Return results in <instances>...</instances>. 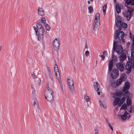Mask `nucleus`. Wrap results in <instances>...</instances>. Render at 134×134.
<instances>
[{
  "mask_svg": "<svg viewBox=\"0 0 134 134\" xmlns=\"http://www.w3.org/2000/svg\"><path fill=\"white\" fill-rule=\"evenodd\" d=\"M131 55H132V54H133V53H134V49L133 48V49H131Z\"/></svg>",
  "mask_w": 134,
  "mask_h": 134,
  "instance_id": "5fc2aeb1",
  "label": "nucleus"
},
{
  "mask_svg": "<svg viewBox=\"0 0 134 134\" xmlns=\"http://www.w3.org/2000/svg\"><path fill=\"white\" fill-rule=\"evenodd\" d=\"M88 9L90 13H91L93 11V8L91 6H89L88 7Z\"/></svg>",
  "mask_w": 134,
  "mask_h": 134,
  "instance_id": "e433bc0d",
  "label": "nucleus"
},
{
  "mask_svg": "<svg viewBox=\"0 0 134 134\" xmlns=\"http://www.w3.org/2000/svg\"><path fill=\"white\" fill-rule=\"evenodd\" d=\"M100 15L99 13H96L95 15V20L94 21L98 22L99 21L100 22Z\"/></svg>",
  "mask_w": 134,
  "mask_h": 134,
  "instance_id": "393cba45",
  "label": "nucleus"
},
{
  "mask_svg": "<svg viewBox=\"0 0 134 134\" xmlns=\"http://www.w3.org/2000/svg\"><path fill=\"white\" fill-rule=\"evenodd\" d=\"M31 76L32 77L34 78H37V76H36L34 75V74H32Z\"/></svg>",
  "mask_w": 134,
  "mask_h": 134,
  "instance_id": "864d4df0",
  "label": "nucleus"
},
{
  "mask_svg": "<svg viewBox=\"0 0 134 134\" xmlns=\"http://www.w3.org/2000/svg\"><path fill=\"white\" fill-rule=\"evenodd\" d=\"M107 7V5H104L103 7V12L104 14L105 13V10Z\"/></svg>",
  "mask_w": 134,
  "mask_h": 134,
  "instance_id": "f704fd0d",
  "label": "nucleus"
},
{
  "mask_svg": "<svg viewBox=\"0 0 134 134\" xmlns=\"http://www.w3.org/2000/svg\"><path fill=\"white\" fill-rule=\"evenodd\" d=\"M126 52H122L121 53L119 54V57L120 61H123L126 58Z\"/></svg>",
  "mask_w": 134,
  "mask_h": 134,
  "instance_id": "4468645a",
  "label": "nucleus"
},
{
  "mask_svg": "<svg viewBox=\"0 0 134 134\" xmlns=\"http://www.w3.org/2000/svg\"><path fill=\"white\" fill-rule=\"evenodd\" d=\"M126 76V75L125 74H123L120 77V79L122 80V81L124 80L125 79V77Z\"/></svg>",
  "mask_w": 134,
  "mask_h": 134,
  "instance_id": "72a5a7b5",
  "label": "nucleus"
},
{
  "mask_svg": "<svg viewBox=\"0 0 134 134\" xmlns=\"http://www.w3.org/2000/svg\"><path fill=\"white\" fill-rule=\"evenodd\" d=\"M129 88L124 86L123 88L122 91L124 93V95L126 97H129Z\"/></svg>",
  "mask_w": 134,
  "mask_h": 134,
  "instance_id": "6ab92c4d",
  "label": "nucleus"
},
{
  "mask_svg": "<svg viewBox=\"0 0 134 134\" xmlns=\"http://www.w3.org/2000/svg\"><path fill=\"white\" fill-rule=\"evenodd\" d=\"M89 54H90V53H89V52L88 51H86V52H85V54L86 56H87V57L89 55Z\"/></svg>",
  "mask_w": 134,
  "mask_h": 134,
  "instance_id": "49530a36",
  "label": "nucleus"
},
{
  "mask_svg": "<svg viewBox=\"0 0 134 134\" xmlns=\"http://www.w3.org/2000/svg\"><path fill=\"white\" fill-rule=\"evenodd\" d=\"M127 10V11H125L123 13L124 16L127 18V20L129 21L130 20L131 17L132 15V12L133 11V9L131 8H129Z\"/></svg>",
  "mask_w": 134,
  "mask_h": 134,
  "instance_id": "39448f33",
  "label": "nucleus"
},
{
  "mask_svg": "<svg viewBox=\"0 0 134 134\" xmlns=\"http://www.w3.org/2000/svg\"><path fill=\"white\" fill-rule=\"evenodd\" d=\"M122 81V80L120 79H118L116 82V85L117 86H119L121 84Z\"/></svg>",
  "mask_w": 134,
  "mask_h": 134,
  "instance_id": "7c9ffc66",
  "label": "nucleus"
},
{
  "mask_svg": "<svg viewBox=\"0 0 134 134\" xmlns=\"http://www.w3.org/2000/svg\"><path fill=\"white\" fill-rule=\"evenodd\" d=\"M122 104V103H121L120 102L118 104V105L120 107V106H121Z\"/></svg>",
  "mask_w": 134,
  "mask_h": 134,
  "instance_id": "4d7b16f0",
  "label": "nucleus"
},
{
  "mask_svg": "<svg viewBox=\"0 0 134 134\" xmlns=\"http://www.w3.org/2000/svg\"><path fill=\"white\" fill-rule=\"evenodd\" d=\"M127 105L125 104V103H124L121 106L120 108V109H124V110H126L127 109Z\"/></svg>",
  "mask_w": 134,
  "mask_h": 134,
  "instance_id": "c756f323",
  "label": "nucleus"
},
{
  "mask_svg": "<svg viewBox=\"0 0 134 134\" xmlns=\"http://www.w3.org/2000/svg\"><path fill=\"white\" fill-rule=\"evenodd\" d=\"M95 131L96 132L95 134H99V133L98 130L97 129H95Z\"/></svg>",
  "mask_w": 134,
  "mask_h": 134,
  "instance_id": "3c124183",
  "label": "nucleus"
},
{
  "mask_svg": "<svg viewBox=\"0 0 134 134\" xmlns=\"http://www.w3.org/2000/svg\"><path fill=\"white\" fill-rule=\"evenodd\" d=\"M48 73L46 74V78L47 82V86H49V84L51 85L53 83V76L51 74V71L49 68L47 66Z\"/></svg>",
  "mask_w": 134,
  "mask_h": 134,
  "instance_id": "7ed1b4c3",
  "label": "nucleus"
},
{
  "mask_svg": "<svg viewBox=\"0 0 134 134\" xmlns=\"http://www.w3.org/2000/svg\"><path fill=\"white\" fill-rule=\"evenodd\" d=\"M41 80L40 79H39V80L38 81V82L37 83V85L38 86H40V85L41 84Z\"/></svg>",
  "mask_w": 134,
  "mask_h": 134,
  "instance_id": "09e8293b",
  "label": "nucleus"
},
{
  "mask_svg": "<svg viewBox=\"0 0 134 134\" xmlns=\"http://www.w3.org/2000/svg\"><path fill=\"white\" fill-rule=\"evenodd\" d=\"M41 22L43 23H45L46 22V20L44 17H42L41 19Z\"/></svg>",
  "mask_w": 134,
  "mask_h": 134,
  "instance_id": "ea45409f",
  "label": "nucleus"
},
{
  "mask_svg": "<svg viewBox=\"0 0 134 134\" xmlns=\"http://www.w3.org/2000/svg\"><path fill=\"white\" fill-rule=\"evenodd\" d=\"M87 48H88V46H87V43H86V44H85V48L86 49H87Z\"/></svg>",
  "mask_w": 134,
  "mask_h": 134,
  "instance_id": "13d9d810",
  "label": "nucleus"
},
{
  "mask_svg": "<svg viewBox=\"0 0 134 134\" xmlns=\"http://www.w3.org/2000/svg\"><path fill=\"white\" fill-rule=\"evenodd\" d=\"M54 71L56 77L58 80H60V76L58 69V66L57 64H56L54 67Z\"/></svg>",
  "mask_w": 134,
  "mask_h": 134,
  "instance_id": "9d476101",
  "label": "nucleus"
},
{
  "mask_svg": "<svg viewBox=\"0 0 134 134\" xmlns=\"http://www.w3.org/2000/svg\"><path fill=\"white\" fill-rule=\"evenodd\" d=\"M84 98L86 102L90 101V97L86 94L84 95Z\"/></svg>",
  "mask_w": 134,
  "mask_h": 134,
  "instance_id": "c85d7f7f",
  "label": "nucleus"
},
{
  "mask_svg": "<svg viewBox=\"0 0 134 134\" xmlns=\"http://www.w3.org/2000/svg\"><path fill=\"white\" fill-rule=\"evenodd\" d=\"M100 22L99 21L98 22L94 21L93 23V29L95 31H97L98 30L99 28Z\"/></svg>",
  "mask_w": 134,
  "mask_h": 134,
  "instance_id": "aec40b11",
  "label": "nucleus"
},
{
  "mask_svg": "<svg viewBox=\"0 0 134 134\" xmlns=\"http://www.w3.org/2000/svg\"><path fill=\"white\" fill-rule=\"evenodd\" d=\"M97 93V94L98 95H100V92H98Z\"/></svg>",
  "mask_w": 134,
  "mask_h": 134,
  "instance_id": "0e129e2a",
  "label": "nucleus"
},
{
  "mask_svg": "<svg viewBox=\"0 0 134 134\" xmlns=\"http://www.w3.org/2000/svg\"><path fill=\"white\" fill-rule=\"evenodd\" d=\"M125 86L127 87L128 88L130 87V83L129 82L127 81L125 83Z\"/></svg>",
  "mask_w": 134,
  "mask_h": 134,
  "instance_id": "a19ab883",
  "label": "nucleus"
},
{
  "mask_svg": "<svg viewBox=\"0 0 134 134\" xmlns=\"http://www.w3.org/2000/svg\"><path fill=\"white\" fill-rule=\"evenodd\" d=\"M99 101L100 103V105L101 106H102L103 107V108H104V107L103 105V103H102V102L101 101H100V100H99Z\"/></svg>",
  "mask_w": 134,
  "mask_h": 134,
  "instance_id": "6e6d98bb",
  "label": "nucleus"
},
{
  "mask_svg": "<svg viewBox=\"0 0 134 134\" xmlns=\"http://www.w3.org/2000/svg\"><path fill=\"white\" fill-rule=\"evenodd\" d=\"M116 41L114 40L113 43V50L118 54H119L123 52V48L121 44L116 45Z\"/></svg>",
  "mask_w": 134,
  "mask_h": 134,
  "instance_id": "20e7f679",
  "label": "nucleus"
},
{
  "mask_svg": "<svg viewBox=\"0 0 134 134\" xmlns=\"http://www.w3.org/2000/svg\"><path fill=\"white\" fill-rule=\"evenodd\" d=\"M94 86L95 89L96 91H99L100 85L97 82H95L94 83Z\"/></svg>",
  "mask_w": 134,
  "mask_h": 134,
  "instance_id": "4be33fe9",
  "label": "nucleus"
},
{
  "mask_svg": "<svg viewBox=\"0 0 134 134\" xmlns=\"http://www.w3.org/2000/svg\"><path fill=\"white\" fill-rule=\"evenodd\" d=\"M46 29L47 30L49 31L50 29V27L47 24H44Z\"/></svg>",
  "mask_w": 134,
  "mask_h": 134,
  "instance_id": "2f4dec72",
  "label": "nucleus"
},
{
  "mask_svg": "<svg viewBox=\"0 0 134 134\" xmlns=\"http://www.w3.org/2000/svg\"><path fill=\"white\" fill-rule=\"evenodd\" d=\"M60 88L61 89V90L63 93H64V90L63 89V84L62 83V82L61 81H60Z\"/></svg>",
  "mask_w": 134,
  "mask_h": 134,
  "instance_id": "c9c22d12",
  "label": "nucleus"
},
{
  "mask_svg": "<svg viewBox=\"0 0 134 134\" xmlns=\"http://www.w3.org/2000/svg\"><path fill=\"white\" fill-rule=\"evenodd\" d=\"M39 104L38 102V101L37 99H34V102H33V105L34 106H36L37 107V111L35 112V113H37L38 114L41 111V110L39 108V107L38 106Z\"/></svg>",
  "mask_w": 134,
  "mask_h": 134,
  "instance_id": "a211bd4d",
  "label": "nucleus"
},
{
  "mask_svg": "<svg viewBox=\"0 0 134 134\" xmlns=\"http://www.w3.org/2000/svg\"><path fill=\"white\" fill-rule=\"evenodd\" d=\"M99 56L102 58V59L103 60L105 58V56L103 55H99Z\"/></svg>",
  "mask_w": 134,
  "mask_h": 134,
  "instance_id": "8fccbe9b",
  "label": "nucleus"
},
{
  "mask_svg": "<svg viewBox=\"0 0 134 134\" xmlns=\"http://www.w3.org/2000/svg\"><path fill=\"white\" fill-rule=\"evenodd\" d=\"M116 59V57L114 54L113 55L112 59L111 60H112L113 61H114Z\"/></svg>",
  "mask_w": 134,
  "mask_h": 134,
  "instance_id": "de8ad7c7",
  "label": "nucleus"
},
{
  "mask_svg": "<svg viewBox=\"0 0 134 134\" xmlns=\"http://www.w3.org/2000/svg\"><path fill=\"white\" fill-rule=\"evenodd\" d=\"M132 63L133 64H134V60L133 61Z\"/></svg>",
  "mask_w": 134,
  "mask_h": 134,
  "instance_id": "774afa93",
  "label": "nucleus"
},
{
  "mask_svg": "<svg viewBox=\"0 0 134 134\" xmlns=\"http://www.w3.org/2000/svg\"><path fill=\"white\" fill-rule=\"evenodd\" d=\"M127 98L126 99V103H127V106H129V105H132V102L131 100V99L129 97H127Z\"/></svg>",
  "mask_w": 134,
  "mask_h": 134,
  "instance_id": "b1692460",
  "label": "nucleus"
},
{
  "mask_svg": "<svg viewBox=\"0 0 134 134\" xmlns=\"http://www.w3.org/2000/svg\"><path fill=\"white\" fill-rule=\"evenodd\" d=\"M116 9L117 13L118 14L121 12V8L118 4H116L115 6Z\"/></svg>",
  "mask_w": 134,
  "mask_h": 134,
  "instance_id": "bb28decb",
  "label": "nucleus"
},
{
  "mask_svg": "<svg viewBox=\"0 0 134 134\" xmlns=\"http://www.w3.org/2000/svg\"><path fill=\"white\" fill-rule=\"evenodd\" d=\"M121 30L120 28H119L114 33V37L115 39V40H116V39L117 38H118L119 40V41H117L118 43H121L120 41L123 40L125 35L123 31H120Z\"/></svg>",
  "mask_w": 134,
  "mask_h": 134,
  "instance_id": "f03ea898",
  "label": "nucleus"
},
{
  "mask_svg": "<svg viewBox=\"0 0 134 134\" xmlns=\"http://www.w3.org/2000/svg\"><path fill=\"white\" fill-rule=\"evenodd\" d=\"M31 87L32 89V91H35L34 88V86H33L32 85H31Z\"/></svg>",
  "mask_w": 134,
  "mask_h": 134,
  "instance_id": "603ef678",
  "label": "nucleus"
},
{
  "mask_svg": "<svg viewBox=\"0 0 134 134\" xmlns=\"http://www.w3.org/2000/svg\"><path fill=\"white\" fill-rule=\"evenodd\" d=\"M110 81L111 86L113 87H114V86L115 84V82L114 81H112V80H110Z\"/></svg>",
  "mask_w": 134,
  "mask_h": 134,
  "instance_id": "58836bf2",
  "label": "nucleus"
},
{
  "mask_svg": "<svg viewBox=\"0 0 134 134\" xmlns=\"http://www.w3.org/2000/svg\"><path fill=\"white\" fill-rule=\"evenodd\" d=\"M116 66L117 69H118L121 72H123L124 70V65L122 63L119 62L116 63Z\"/></svg>",
  "mask_w": 134,
  "mask_h": 134,
  "instance_id": "f8f14e48",
  "label": "nucleus"
},
{
  "mask_svg": "<svg viewBox=\"0 0 134 134\" xmlns=\"http://www.w3.org/2000/svg\"><path fill=\"white\" fill-rule=\"evenodd\" d=\"M108 125L109 126V127L110 128V129L113 132V128L111 125V124L110 123H108Z\"/></svg>",
  "mask_w": 134,
  "mask_h": 134,
  "instance_id": "c03bdc74",
  "label": "nucleus"
},
{
  "mask_svg": "<svg viewBox=\"0 0 134 134\" xmlns=\"http://www.w3.org/2000/svg\"><path fill=\"white\" fill-rule=\"evenodd\" d=\"M118 116L119 117H121V118L123 120L126 119H128L131 117V115H129L126 111L124 114L121 115L120 114H118Z\"/></svg>",
  "mask_w": 134,
  "mask_h": 134,
  "instance_id": "6e6552de",
  "label": "nucleus"
},
{
  "mask_svg": "<svg viewBox=\"0 0 134 134\" xmlns=\"http://www.w3.org/2000/svg\"><path fill=\"white\" fill-rule=\"evenodd\" d=\"M113 62L112 60H110V61H109V66H113Z\"/></svg>",
  "mask_w": 134,
  "mask_h": 134,
  "instance_id": "37998d69",
  "label": "nucleus"
},
{
  "mask_svg": "<svg viewBox=\"0 0 134 134\" xmlns=\"http://www.w3.org/2000/svg\"><path fill=\"white\" fill-rule=\"evenodd\" d=\"M37 12L38 14L40 16H43L44 14V10L42 8H39L37 10Z\"/></svg>",
  "mask_w": 134,
  "mask_h": 134,
  "instance_id": "412c9836",
  "label": "nucleus"
},
{
  "mask_svg": "<svg viewBox=\"0 0 134 134\" xmlns=\"http://www.w3.org/2000/svg\"><path fill=\"white\" fill-rule=\"evenodd\" d=\"M105 120H106V122L108 123H108H109V120L108 119H105Z\"/></svg>",
  "mask_w": 134,
  "mask_h": 134,
  "instance_id": "052dcab7",
  "label": "nucleus"
},
{
  "mask_svg": "<svg viewBox=\"0 0 134 134\" xmlns=\"http://www.w3.org/2000/svg\"><path fill=\"white\" fill-rule=\"evenodd\" d=\"M37 92L36 91H32V95L34 99H36L37 97Z\"/></svg>",
  "mask_w": 134,
  "mask_h": 134,
  "instance_id": "cd10ccee",
  "label": "nucleus"
},
{
  "mask_svg": "<svg viewBox=\"0 0 134 134\" xmlns=\"http://www.w3.org/2000/svg\"><path fill=\"white\" fill-rule=\"evenodd\" d=\"M120 98L119 97H116L115 98L113 102V105H116L118 104L120 100Z\"/></svg>",
  "mask_w": 134,
  "mask_h": 134,
  "instance_id": "a878e982",
  "label": "nucleus"
},
{
  "mask_svg": "<svg viewBox=\"0 0 134 134\" xmlns=\"http://www.w3.org/2000/svg\"><path fill=\"white\" fill-rule=\"evenodd\" d=\"M130 37L131 39H132V41H133V44H134V35L132 37H131V33L130 32Z\"/></svg>",
  "mask_w": 134,
  "mask_h": 134,
  "instance_id": "4c0bfd02",
  "label": "nucleus"
},
{
  "mask_svg": "<svg viewBox=\"0 0 134 134\" xmlns=\"http://www.w3.org/2000/svg\"><path fill=\"white\" fill-rule=\"evenodd\" d=\"M126 99V98L124 97H122L120 101V102L121 103H123L125 101Z\"/></svg>",
  "mask_w": 134,
  "mask_h": 134,
  "instance_id": "79ce46f5",
  "label": "nucleus"
},
{
  "mask_svg": "<svg viewBox=\"0 0 134 134\" xmlns=\"http://www.w3.org/2000/svg\"><path fill=\"white\" fill-rule=\"evenodd\" d=\"M67 81L68 83L70 89L71 90H73L74 88V81L72 77L70 76H68L67 78Z\"/></svg>",
  "mask_w": 134,
  "mask_h": 134,
  "instance_id": "423d86ee",
  "label": "nucleus"
},
{
  "mask_svg": "<svg viewBox=\"0 0 134 134\" xmlns=\"http://www.w3.org/2000/svg\"><path fill=\"white\" fill-rule=\"evenodd\" d=\"M132 47L134 49V44L132 45Z\"/></svg>",
  "mask_w": 134,
  "mask_h": 134,
  "instance_id": "338daca9",
  "label": "nucleus"
},
{
  "mask_svg": "<svg viewBox=\"0 0 134 134\" xmlns=\"http://www.w3.org/2000/svg\"><path fill=\"white\" fill-rule=\"evenodd\" d=\"M118 71L117 69H113L111 74L112 78L113 79H116L119 76Z\"/></svg>",
  "mask_w": 134,
  "mask_h": 134,
  "instance_id": "9b49d317",
  "label": "nucleus"
},
{
  "mask_svg": "<svg viewBox=\"0 0 134 134\" xmlns=\"http://www.w3.org/2000/svg\"><path fill=\"white\" fill-rule=\"evenodd\" d=\"M46 99L48 101L52 102L53 101V96L52 94H49L45 95Z\"/></svg>",
  "mask_w": 134,
  "mask_h": 134,
  "instance_id": "f3484780",
  "label": "nucleus"
},
{
  "mask_svg": "<svg viewBox=\"0 0 134 134\" xmlns=\"http://www.w3.org/2000/svg\"><path fill=\"white\" fill-rule=\"evenodd\" d=\"M113 66H109L108 65V69L109 70L110 72L113 68Z\"/></svg>",
  "mask_w": 134,
  "mask_h": 134,
  "instance_id": "a18cd8bd",
  "label": "nucleus"
},
{
  "mask_svg": "<svg viewBox=\"0 0 134 134\" xmlns=\"http://www.w3.org/2000/svg\"><path fill=\"white\" fill-rule=\"evenodd\" d=\"M134 111V108L133 106H131L129 110V112L130 113H133Z\"/></svg>",
  "mask_w": 134,
  "mask_h": 134,
  "instance_id": "473e14b6",
  "label": "nucleus"
},
{
  "mask_svg": "<svg viewBox=\"0 0 134 134\" xmlns=\"http://www.w3.org/2000/svg\"><path fill=\"white\" fill-rule=\"evenodd\" d=\"M47 86L46 90H45V96L46 95V94H52V92L51 91L50 88L49 87V86Z\"/></svg>",
  "mask_w": 134,
  "mask_h": 134,
  "instance_id": "5701e85b",
  "label": "nucleus"
},
{
  "mask_svg": "<svg viewBox=\"0 0 134 134\" xmlns=\"http://www.w3.org/2000/svg\"><path fill=\"white\" fill-rule=\"evenodd\" d=\"M116 26L119 28H126L127 27V25L124 22H122L121 20H118L117 21Z\"/></svg>",
  "mask_w": 134,
  "mask_h": 134,
  "instance_id": "0eeeda50",
  "label": "nucleus"
},
{
  "mask_svg": "<svg viewBox=\"0 0 134 134\" xmlns=\"http://www.w3.org/2000/svg\"><path fill=\"white\" fill-rule=\"evenodd\" d=\"M112 94L113 95V97L115 98V97H121L122 96H124V94L122 92V91L116 93H112Z\"/></svg>",
  "mask_w": 134,
  "mask_h": 134,
  "instance_id": "dca6fc26",
  "label": "nucleus"
},
{
  "mask_svg": "<svg viewBox=\"0 0 134 134\" xmlns=\"http://www.w3.org/2000/svg\"><path fill=\"white\" fill-rule=\"evenodd\" d=\"M107 53V52L106 51H104L103 52V54H106Z\"/></svg>",
  "mask_w": 134,
  "mask_h": 134,
  "instance_id": "bf43d9fd",
  "label": "nucleus"
},
{
  "mask_svg": "<svg viewBox=\"0 0 134 134\" xmlns=\"http://www.w3.org/2000/svg\"><path fill=\"white\" fill-rule=\"evenodd\" d=\"M60 41L57 38H55L53 42V45L55 50L58 51L59 49Z\"/></svg>",
  "mask_w": 134,
  "mask_h": 134,
  "instance_id": "1a4fd4ad",
  "label": "nucleus"
},
{
  "mask_svg": "<svg viewBox=\"0 0 134 134\" xmlns=\"http://www.w3.org/2000/svg\"><path fill=\"white\" fill-rule=\"evenodd\" d=\"M125 4L127 8L131 5H134V0H125Z\"/></svg>",
  "mask_w": 134,
  "mask_h": 134,
  "instance_id": "ddd939ff",
  "label": "nucleus"
},
{
  "mask_svg": "<svg viewBox=\"0 0 134 134\" xmlns=\"http://www.w3.org/2000/svg\"><path fill=\"white\" fill-rule=\"evenodd\" d=\"M131 67H132V69L134 68V64H133L132 65V66Z\"/></svg>",
  "mask_w": 134,
  "mask_h": 134,
  "instance_id": "e2e57ef3",
  "label": "nucleus"
},
{
  "mask_svg": "<svg viewBox=\"0 0 134 134\" xmlns=\"http://www.w3.org/2000/svg\"><path fill=\"white\" fill-rule=\"evenodd\" d=\"M87 3L88 4H90L91 3L90 1H88L87 2Z\"/></svg>",
  "mask_w": 134,
  "mask_h": 134,
  "instance_id": "680f3d73",
  "label": "nucleus"
},
{
  "mask_svg": "<svg viewBox=\"0 0 134 134\" xmlns=\"http://www.w3.org/2000/svg\"><path fill=\"white\" fill-rule=\"evenodd\" d=\"M36 27L35 26H33V28L35 30L36 36L38 40L43 41V34L44 30L42 25L39 23H36Z\"/></svg>",
  "mask_w": 134,
  "mask_h": 134,
  "instance_id": "f257e3e1",
  "label": "nucleus"
},
{
  "mask_svg": "<svg viewBox=\"0 0 134 134\" xmlns=\"http://www.w3.org/2000/svg\"><path fill=\"white\" fill-rule=\"evenodd\" d=\"M131 67H132V63H130L127 62L126 64V69L129 71L128 72H127L126 73L129 74L131 71Z\"/></svg>",
  "mask_w": 134,
  "mask_h": 134,
  "instance_id": "2eb2a0df",
  "label": "nucleus"
},
{
  "mask_svg": "<svg viewBox=\"0 0 134 134\" xmlns=\"http://www.w3.org/2000/svg\"><path fill=\"white\" fill-rule=\"evenodd\" d=\"M116 0H114V3H115L116 2Z\"/></svg>",
  "mask_w": 134,
  "mask_h": 134,
  "instance_id": "69168bd1",
  "label": "nucleus"
}]
</instances>
